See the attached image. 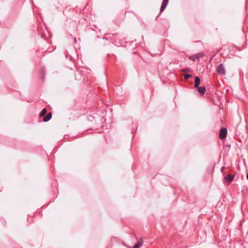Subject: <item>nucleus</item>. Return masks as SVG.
<instances>
[{"instance_id": "f257e3e1", "label": "nucleus", "mask_w": 248, "mask_h": 248, "mask_svg": "<svg viewBox=\"0 0 248 248\" xmlns=\"http://www.w3.org/2000/svg\"><path fill=\"white\" fill-rule=\"evenodd\" d=\"M217 71L220 75H225L226 70L225 66L222 63H220L217 68Z\"/></svg>"}, {"instance_id": "f03ea898", "label": "nucleus", "mask_w": 248, "mask_h": 248, "mask_svg": "<svg viewBox=\"0 0 248 248\" xmlns=\"http://www.w3.org/2000/svg\"><path fill=\"white\" fill-rule=\"evenodd\" d=\"M203 56H204L203 53L201 52V53L197 54L194 56H191L190 57V60L193 61H200L201 60V58Z\"/></svg>"}, {"instance_id": "7ed1b4c3", "label": "nucleus", "mask_w": 248, "mask_h": 248, "mask_svg": "<svg viewBox=\"0 0 248 248\" xmlns=\"http://www.w3.org/2000/svg\"><path fill=\"white\" fill-rule=\"evenodd\" d=\"M227 135V129L226 128H222L219 132V138L221 139L225 138Z\"/></svg>"}, {"instance_id": "20e7f679", "label": "nucleus", "mask_w": 248, "mask_h": 248, "mask_svg": "<svg viewBox=\"0 0 248 248\" xmlns=\"http://www.w3.org/2000/svg\"><path fill=\"white\" fill-rule=\"evenodd\" d=\"M169 2V0H163L161 8H160V12L162 13L167 7L168 3Z\"/></svg>"}, {"instance_id": "39448f33", "label": "nucleus", "mask_w": 248, "mask_h": 248, "mask_svg": "<svg viewBox=\"0 0 248 248\" xmlns=\"http://www.w3.org/2000/svg\"><path fill=\"white\" fill-rule=\"evenodd\" d=\"M233 178H234V175L230 174H228L225 177L226 180L229 182H232L233 180Z\"/></svg>"}, {"instance_id": "423d86ee", "label": "nucleus", "mask_w": 248, "mask_h": 248, "mask_svg": "<svg viewBox=\"0 0 248 248\" xmlns=\"http://www.w3.org/2000/svg\"><path fill=\"white\" fill-rule=\"evenodd\" d=\"M200 82H201L200 78L198 77H196L195 80V84H194L195 88H198L199 87V86L200 84Z\"/></svg>"}, {"instance_id": "0eeeda50", "label": "nucleus", "mask_w": 248, "mask_h": 248, "mask_svg": "<svg viewBox=\"0 0 248 248\" xmlns=\"http://www.w3.org/2000/svg\"><path fill=\"white\" fill-rule=\"evenodd\" d=\"M52 117V114L51 113H48L44 118H43V121L44 122H47L49 121Z\"/></svg>"}, {"instance_id": "6e6552de", "label": "nucleus", "mask_w": 248, "mask_h": 248, "mask_svg": "<svg viewBox=\"0 0 248 248\" xmlns=\"http://www.w3.org/2000/svg\"><path fill=\"white\" fill-rule=\"evenodd\" d=\"M198 91L201 94H204L205 92V88L204 87H198Z\"/></svg>"}, {"instance_id": "1a4fd4ad", "label": "nucleus", "mask_w": 248, "mask_h": 248, "mask_svg": "<svg viewBox=\"0 0 248 248\" xmlns=\"http://www.w3.org/2000/svg\"><path fill=\"white\" fill-rule=\"evenodd\" d=\"M143 244V241L141 239L139 240L138 243H137L134 246V248H139L140 246H142Z\"/></svg>"}, {"instance_id": "9d476101", "label": "nucleus", "mask_w": 248, "mask_h": 248, "mask_svg": "<svg viewBox=\"0 0 248 248\" xmlns=\"http://www.w3.org/2000/svg\"><path fill=\"white\" fill-rule=\"evenodd\" d=\"M46 113V108H44L41 112V113L40 114V116L43 117V116H45Z\"/></svg>"}, {"instance_id": "9b49d317", "label": "nucleus", "mask_w": 248, "mask_h": 248, "mask_svg": "<svg viewBox=\"0 0 248 248\" xmlns=\"http://www.w3.org/2000/svg\"><path fill=\"white\" fill-rule=\"evenodd\" d=\"M191 77V75H189V74H186L185 75V78L186 79H187Z\"/></svg>"}, {"instance_id": "f8f14e48", "label": "nucleus", "mask_w": 248, "mask_h": 248, "mask_svg": "<svg viewBox=\"0 0 248 248\" xmlns=\"http://www.w3.org/2000/svg\"><path fill=\"white\" fill-rule=\"evenodd\" d=\"M247 179L248 180V174H247Z\"/></svg>"}, {"instance_id": "ddd939ff", "label": "nucleus", "mask_w": 248, "mask_h": 248, "mask_svg": "<svg viewBox=\"0 0 248 248\" xmlns=\"http://www.w3.org/2000/svg\"><path fill=\"white\" fill-rule=\"evenodd\" d=\"M221 169L223 170L224 169V167H222Z\"/></svg>"}]
</instances>
